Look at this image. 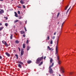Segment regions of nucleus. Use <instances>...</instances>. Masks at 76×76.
Segmentation results:
<instances>
[{
  "mask_svg": "<svg viewBox=\"0 0 76 76\" xmlns=\"http://www.w3.org/2000/svg\"><path fill=\"white\" fill-rule=\"evenodd\" d=\"M58 39L57 41V44L56 45L57 46H56V55L57 56V53H58V48H57V45H58Z\"/></svg>",
  "mask_w": 76,
  "mask_h": 76,
  "instance_id": "f257e3e1",
  "label": "nucleus"
},
{
  "mask_svg": "<svg viewBox=\"0 0 76 76\" xmlns=\"http://www.w3.org/2000/svg\"><path fill=\"white\" fill-rule=\"evenodd\" d=\"M43 59V57H41V58H38L37 60V62H36L37 63H39L40 61H41V60H42Z\"/></svg>",
  "mask_w": 76,
  "mask_h": 76,
  "instance_id": "f03ea898",
  "label": "nucleus"
},
{
  "mask_svg": "<svg viewBox=\"0 0 76 76\" xmlns=\"http://www.w3.org/2000/svg\"><path fill=\"white\" fill-rule=\"evenodd\" d=\"M49 69V72L51 74H53L54 73V71L52 69Z\"/></svg>",
  "mask_w": 76,
  "mask_h": 76,
  "instance_id": "7ed1b4c3",
  "label": "nucleus"
},
{
  "mask_svg": "<svg viewBox=\"0 0 76 76\" xmlns=\"http://www.w3.org/2000/svg\"><path fill=\"white\" fill-rule=\"evenodd\" d=\"M2 42L3 44H5V45H6V47H8V45L7 44V43L6 41H2Z\"/></svg>",
  "mask_w": 76,
  "mask_h": 76,
  "instance_id": "20e7f679",
  "label": "nucleus"
},
{
  "mask_svg": "<svg viewBox=\"0 0 76 76\" xmlns=\"http://www.w3.org/2000/svg\"><path fill=\"white\" fill-rule=\"evenodd\" d=\"M24 53V51H23V49H21V56H23V55Z\"/></svg>",
  "mask_w": 76,
  "mask_h": 76,
  "instance_id": "39448f33",
  "label": "nucleus"
},
{
  "mask_svg": "<svg viewBox=\"0 0 76 76\" xmlns=\"http://www.w3.org/2000/svg\"><path fill=\"white\" fill-rule=\"evenodd\" d=\"M53 66H54V63H52L51 65L49 66V69H52L51 67H53Z\"/></svg>",
  "mask_w": 76,
  "mask_h": 76,
  "instance_id": "423d86ee",
  "label": "nucleus"
},
{
  "mask_svg": "<svg viewBox=\"0 0 76 76\" xmlns=\"http://www.w3.org/2000/svg\"><path fill=\"white\" fill-rule=\"evenodd\" d=\"M0 14L1 15L3 13H4V11L3 10H1L0 9Z\"/></svg>",
  "mask_w": 76,
  "mask_h": 76,
  "instance_id": "0eeeda50",
  "label": "nucleus"
},
{
  "mask_svg": "<svg viewBox=\"0 0 76 76\" xmlns=\"http://www.w3.org/2000/svg\"><path fill=\"white\" fill-rule=\"evenodd\" d=\"M61 71L62 72V73H64V69L62 68L61 69Z\"/></svg>",
  "mask_w": 76,
  "mask_h": 76,
  "instance_id": "6e6552de",
  "label": "nucleus"
},
{
  "mask_svg": "<svg viewBox=\"0 0 76 76\" xmlns=\"http://www.w3.org/2000/svg\"><path fill=\"white\" fill-rule=\"evenodd\" d=\"M20 2L21 4H24V1H23V0H20Z\"/></svg>",
  "mask_w": 76,
  "mask_h": 76,
  "instance_id": "1a4fd4ad",
  "label": "nucleus"
},
{
  "mask_svg": "<svg viewBox=\"0 0 76 76\" xmlns=\"http://www.w3.org/2000/svg\"><path fill=\"white\" fill-rule=\"evenodd\" d=\"M6 55H7V56H8V57H10V54H9V53L6 52L5 53Z\"/></svg>",
  "mask_w": 76,
  "mask_h": 76,
  "instance_id": "9d476101",
  "label": "nucleus"
},
{
  "mask_svg": "<svg viewBox=\"0 0 76 76\" xmlns=\"http://www.w3.org/2000/svg\"><path fill=\"white\" fill-rule=\"evenodd\" d=\"M15 16L16 17H18V14L17 13H16V12H15Z\"/></svg>",
  "mask_w": 76,
  "mask_h": 76,
  "instance_id": "9b49d317",
  "label": "nucleus"
},
{
  "mask_svg": "<svg viewBox=\"0 0 76 76\" xmlns=\"http://www.w3.org/2000/svg\"><path fill=\"white\" fill-rule=\"evenodd\" d=\"M31 48V47H29V46H28L27 47V51H28L29 49Z\"/></svg>",
  "mask_w": 76,
  "mask_h": 76,
  "instance_id": "f8f14e48",
  "label": "nucleus"
},
{
  "mask_svg": "<svg viewBox=\"0 0 76 76\" xmlns=\"http://www.w3.org/2000/svg\"><path fill=\"white\" fill-rule=\"evenodd\" d=\"M48 48L49 50H50V51H51V48H50V47L49 46H48Z\"/></svg>",
  "mask_w": 76,
  "mask_h": 76,
  "instance_id": "ddd939ff",
  "label": "nucleus"
},
{
  "mask_svg": "<svg viewBox=\"0 0 76 76\" xmlns=\"http://www.w3.org/2000/svg\"><path fill=\"white\" fill-rule=\"evenodd\" d=\"M20 32L21 33V34H24V31H20Z\"/></svg>",
  "mask_w": 76,
  "mask_h": 76,
  "instance_id": "4468645a",
  "label": "nucleus"
},
{
  "mask_svg": "<svg viewBox=\"0 0 76 76\" xmlns=\"http://www.w3.org/2000/svg\"><path fill=\"white\" fill-rule=\"evenodd\" d=\"M23 48H25V44H24L23 45Z\"/></svg>",
  "mask_w": 76,
  "mask_h": 76,
  "instance_id": "2eb2a0df",
  "label": "nucleus"
},
{
  "mask_svg": "<svg viewBox=\"0 0 76 76\" xmlns=\"http://www.w3.org/2000/svg\"><path fill=\"white\" fill-rule=\"evenodd\" d=\"M18 66L19 67H20V68H22V66L20 64H18Z\"/></svg>",
  "mask_w": 76,
  "mask_h": 76,
  "instance_id": "dca6fc26",
  "label": "nucleus"
},
{
  "mask_svg": "<svg viewBox=\"0 0 76 76\" xmlns=\"http://www.w3.org/2000/svg\"><path fill=\"white\" fill-rule=\"evenodd\" d=\"M15 42L16 44H18L19 42V41L18 40H16Z\"/></svg>",
  "mask_w": 76,
  "mask_h": 76,
  "instance_id": "f3484780",
  "label": "nucleus"
},
{
  "mask_svg": "<svg viewBox=\"0 0 76 76\" xmlns=\"http://www.w3.org/2000/svg\"><path fill=\"white\" fill-rule=\"evenodd\" d=\"M50 62L51 63L53 62V59H52L51 58H50Z\"/></svg>",
  "mask_w": 76,
  "mask_h": 76,
  "instance_id": "a211bd4d",
  "label": "nucleus"
},
{
  "mask_svg": "<svg viewBox=\"0 0 76 76\" xmlns=\"http://www.w3.org/2000/svg\"><path fill=\"white\" fill-rule=\"evenodd\" d=\"M27 62L28 64H30V63H31V61H27Z\"/></svg>",
  "mask_w": 76,
  "mask_h": 76,
  "instance_id": "6ab92c4d",
  "label": "nucleus"
},
{
  "mask_svg": "<svg viewBox=\"0 0 76 76\" xmlns=\"http://www.w3.org/2000/svg\"><path fill=\"white\" fill-rule=\"evenodd\" d=\"M13 37V34H11V36L10 37V38L12 39V38Z\"/></svg>",
  "mask_w": 76,
  "mask_h": 76,
  "instance_id": "aec40b11",
  "label": "nucleus"
},
{
  "mask_svg": "<svg viewBox=\"0 0 76 76\" xmlns=\"http://www.w3.org/2000/svg\"><path fill=\"white\" fill-rule=\"evenodd\" d=\"M58 64H61V61L59 60H58Z\"/></svg>",
  "mask_w": 76,
  "mask_h": 76,
  "instance_id": "412c9836",
  "label": "nucleus"
},
{
  "mask_svg": "<svg viewBox=\"0 0 76 76\" xmlns=\"http://www.w3.org/2000/svg\"><path fill=\"white\" fill-rule=\"evenodd\" d=\"M3 28H4V27H0V31H1V30H2V29H3Z\"/></svg>",
  "mask_w": 76,
  "mask_h": 76,
  "instance_id": "4be33fe9",
  "label": "nucleus"
},
{
  "mask_svg": "<svg viewBox=\"0 0 76 76\" xmlns=\"http://www.w3.org/2000/svg\"><path fill=\"white\" fill-rule=\"evenodd\" d=\"M19 21V20H15V21H14V23H16V22H18Z\"/></svg>",
  "mask_w": 76,
  "mask_h": 76,
  "instance_id": "5701e85b",
  "label": "nucleus"
},
{
  "mask_svg": "<svg viewBox=\"0 0 76 76\" xmlns=\"http://www.w3.org/2000/svg\"><path fill=\"white\" fill-rule=\"evenodd\" d=\"M42 63H43V62L42 61L40 64L39 65V66H41V64H42Z\"/></svg>",
  "mask_w": 76,
  "mask_h": 76,
  "instance_id": "b1692460",
  "label": "nucleus"
},
{
  "mask_svg": "<svg viewBox=\"0 0 76 76\" xmlns=\"http://www.w3.org/2000/svg\"><path fill=\"white\" fill-rule=\"evenodd\" d=\"M70 8H71V6L67 10V12H66V13H67V12H69V10H70Z\"/></svg>",
  "mask_w": 76,
  "mask_h": 76,
  "instance_id": "393cba45",
  "label": "nucleus"
},
{
  "mask_svg": "<svg viewBox=\"0 0 76 76\" xmlns=\"http://www.w3.org/2000/svg\"><path fill=\"white\" fill-rule=\"evenodd\" d=\"M19 63H20V64L21 65L23 64V63H22V62H20V61H19Z\"/></svg>",
  "mask_w": 76,
  "mask_h": 76,
  "instance_id": "a878e982",
  "label": "nucleus"
},
{
  "mask_svg": "<svg viewBox=\"0 0 76 76\" xmlns=\"http://www.w3.org/2000/svg\"><path fill=\"white\" fill-rule=\"evenodd\" d=\"M69 7V5H68L67 7H66L65 8V10H67V8Z\"/></svg>",
  "mask_w": 76,
  "mask_h": 76,
  "instance_id": "bb28decb",
  "label": "nucleus"
},
{
  "mask_svg": "<svg viewBox=\"0 0 76 76\" xmlns=\"http://www.w3.org/2000/svg\"><path fill=\"white\" fill-rule=\"evenodd\" d=\"M5 25L7 27L8 25V24L7 23H6L5 24Z\"/></svg>",
  "mask_w": 76,
  "mask_h": 76,
  "instance_id": "cd10ccee",
  "label": "nucleus"
},
{
  "mask_svg": "<svg viewBox=\"0 0 76 76\" xmlns=\"http://www.w3.org/2000/svg\"><path fill=\"white\" fill-rule=\"evenodd\" d=\"M50 44H53V40L52 39H51V41H50Z\"/></svg>",
  "mask_w": 76,
  "mask_h": 76,
  "instance_id": "c85d7f7f",
  "label": "nucleus"
},
{
  "mask_svg": "<svg viewBox=\"0 0 76 76\" xmlns=\"http://www.w3.org/2000/svg\"><path fill=\"white\" fill-rule=\"evenodd\" d=\"M4 18H5L6 19V20H7L8 19V18H7V17H4Z\"/></svg>",
  "mask_w": 76,
  "mask_h": 76,
  "instance_id": "c756f323",
  "label": "nucleus"
},
{
  "mask_svg": "<svg viewBox=\"0 0 76 76\" xmlns=\"http://www.w3.org/2000/svg\"><path fill=\"white\" fill-rule=\"evenodd\" d=\"M24 29L25 31H27V30H26V28L25 26L24 27Z\"/></svg>",
  "mask_w": 76,
  "mask_h": 76,
  "instance_id": "7c9ffc66",
  "label": "nucleus"
},
{
  "mask_svg": "<svg viewBox=\"0 0 76 76\" xmlns=\"http://www.w3.org/2000/svg\"><path fill=\"white\" fill-rule=\"evenodd\" d=\"M59 32L60 34H61V28L60 29V31H59Z\"/></svg>",
  "mask_w": 76,
  "mask_h": 76,
  "instance_id": "2f4dec72",
  "label": "nucleus"
},
{
  "mask_svg": "<svg viewBox=\"0 0 76 76\" xmlns=\"http://www.w3.org/2000/svg\"><path fill=\"white\" fill-rule=\"evenodd\" d=\"M55 37H54V36H53V37H52V39H55Z\"/></svg>",
  "mask_w": 76,
  "mask_h": 76,
  "instance_id": "473e14b6",
  "label": "nucleus"
},
{
  "mask_svg": "<svg viewBox=\"0 0 76 76\" xmlns=\"http://www.w3.org/2000/svg\"><path fill=\"white\" fill-rule=\"evenodd\" d=\"M60 38V36H58L57 37V38L58 39V38Z\"/></svg>",
  "mask_w": 76,
  "mask_h": 76,
  "instance_id": "72a5a7b5",
  "label": "nucleus"
},
{
  "mask_svg": "<svg viewBox=\"0 0 76 76\" xmlns=\"http://www.w3.org/2000/svg\"><path fill=\"white\" fill-rule=\"evenodd\" d=\"M60 13H58L57 15V17H58V16H59V15Z\"/></svg>",
  "mask_w": 76,
  "mask_h": 76,
  "instance_id": "f704fd0d",
  "label": "nucleus"
},
{
  "mask_svg": "<svg viewBox=\"0 0 76 76\" xmlns=\"http://www.w3.org/2000/svg\"><path fill=\"white\" fill-rule=\"evenodd\" d=\"M57 59L58 61L59 60V57L58 56H57Z\"/></svg>",
  "mask_w": 76,
  "mask_h": 76,
  "instance_id": "c9c22d12",
  "label": "nucleus"
},
{
  "mask_svg": "<svg viewBox=\"0 0 76 76\" xmlns=\"http://www.w3.org/2000/svg\"><path fill=\"white\" fill-rule=\"evenodd\" d=\"M18 14H20V11H18Z\"/></svg>",
  "mask_w": 76,
  "mask_h": 76,
  "instance_id": "e433bc0d",
  "label": "nucleus"
},
{
  "mask_svg": "<svg viewBox=\"0 0 76 76\" xmlns=\"http://www.w3.org/2000/svg\"><path fill=\"white\" fill-rule=\"evenodd\" d=\"M56 34H57V32H55L54 34V35H56Z\"/></svg>",
  "mask_w": 76,
  "mask_h": 76,
  "instance_id": "4c0bfd02",
  "label": "nucleus"
},
{
  "mask_svg": "<svg viewBox=\"0 0 76 76\" xmlns=\"http://www.w3.org/2000/svg\"><path fill=\"white\" fill-rule=\"evenodd\" d=\"M49 38H50V37H49V36H48V40H49Z\"/></svg>",
  "mask_w": 76,
  "mask_h": 76,
  "instance_id": "58836bf2",
  "label": "nucleus"
},
{
  "mask_svg": "<svg viewBox=\"0 0 76 76\" xmlns=\"http://www.w3.org/2000/svg\"><path fill=\"white\" fill-rule=\"evenodd\" d=\"M18 48L19 51H20V48Z\"/></svg>",
  "mask_w": 76,
  "mask_h": 76,
  "instance_id": "ea45409f",
  "label": "nucleus"
},
{
  "mask_svg": "<svg viewBox=\"0 0 76 76\" xmlns=\"http://www.w3.org/2000/svg\"><path fill=\"white\" fill-rule=\"evenodd\" d=\"M23 7L24 9H25V5H23Z\"/></svg>",
  "mask_w": 76,
  "mask_h": 76,
  "instance_id": "a19ab883",
  "label": "nucleus"
},
{
  "mask_svg": "<svg viewBox=\"0 0 76 76\" xmlns=\"http://www.w3.org/2000/svg\"><path fill=\"white\" fill-rule=\"evenodd\" d=\"M18 7V8H21V7H19V6H17Z\"/></svg>",
  "mask_w": 76,
  "mask_h": 76,
  "instance_id": "79ce46f5",
  "label": "nucleus"
},
{
  "mask_svg": "<svg viewBox=\"0 0 76 76\" xmlns=\"http://www.w3.org/2000/svg\"><path fill=\"white\" fill-rule=\"evenodd\" d=\"M28 40H27V41H26V43H27V44H28Z\"/></svg>",
  "mask_w": 76,
  "mask_h": 76,
  "instance_id": "37998d69",
  "label": "nucleus"
},
{
  "mask_svg": "<svg viewBox=\"0 0 76 76\" xmlns=\"http://www.w3.org/2000/svg\"><path fill=\"white\" fill-rule=\"evenodd\" d=\"M15 56L16 57H18V55H17V54H16L15 55Z\"/></svg>",
  "mask_w": 76,
  "mask_h": 76,
  "instance_id": "c03bdc74",
  "label": "nucleus"
},
{
  "mask_svg": "<svg viewBox=\"0 0 76 76\" xmlns=\"http://www.w3.org/2000/svg\"><path fill=\"white\" fill-rule=\"evenodd\" d=\"M2 58V57L1 56H0V59H1Z\"/></svg>",
  "mask_w": 76,
  "mask_h": 76,
  "instance_id": "a18cd8bd",
  "label": "nucleus"
},
{
  "mask_svg": "<svg viewBox=\"0 0 76 76\" xmlns=\"http://www.w3.org/2000/svg\"><path fill=\"white\" fill-rule=\"evenodd\" d=\"M23 37H25V34H23Z\"/></svg>",
  "mask_w": 76,
  "mask_h": 76,
  "instance_id": "49530a36",
  "label": "nucleus"
},
{
  "mask_svg": "<svg viewBox=\"0 0 76 76\" xmlns=\"http://www.w3.org/2000/svg\"><path fill=\"white\" fill-rule=\"evenodd\" d=\"M45 58H46V56H45L44 58V59L45 60Z\"/></svg>",
  "mask_w": 76,
  "mask_h": 76,
  "instance_id": "de8ad7c7",
  "label": "nucleus"
},
{
  "mask_svg": "<svg viewBox=\"0 0 76 76\" xmlns=\"http://www.w3.org/2000/svg\"><path fill=\"white\" fill-rule=\"evenodd\" d=\"M2 25V24L1 23H0V26Z\"/></svg>",
  "mask_w": 76,
  "mask_h": 76,
  "instance_id": "09e8293b",
  "label": "nucleus"
},
{
  "mask_svg": "<svg viewBox=\"0 0 76 76\" xmlns=\"http://www.w3.org/2000/svg\"><path fill=\"white\" fill-rule=\"evenodd\" d=\"M3 1V0H0V1Z\"/></svg>",
  "mask_w": 76,
  "mask_h": 76,
  "instance_id": "8fccbe9b",
  "label": "nucleus"
},
{
  "mask_svg": "<svg viewBox=\"0 0 76 76\" xmlns=\"http://www.w3.org/2000/svg\"><path fill=\"white\" fill-rule=\"evenodd\" d=\"M63 24H64L63 23L62 24V25H61V27H62V26H63Z\"/></svg>",
  "mask_w": 76,
  "mask_h": 76,
  "instance_id": "3c124183",
  "label": "nucleus"
},
{
  "mask_svg": "<svg viewBox=\"0 0 76 76\" xmlns=\"http://www.w3.org/2000/svg\"><path fill=\"white\" fill-rule=\"evenodd\" d=\"M27 23V20H26V23Z\"/></svg>",
  "mask_w": 76,
  "mask_h": 76,
  "instance_id": "603ef678",
  "label": "nucleus"
},
{
  "mask_svg": "<svg viewBox=\"0 0 76 76\" xmlns=\"http://www.w3.org/2000/svg\"><path fill=\"white\" fill-rule=\"evenodd\" d=\"M15 34L16 35H17V34H16V33H15Z\"/></svg>",
  "mask_w": 76,
  "mask_h": 76,
  "instance_id": "864d4df0",
  "label": "nucleus"
},
{
  "mask_svg": "<svg viewBox=\"0 0 76 76\" xmlns=\"http://www.w3.org/2000/svg\"><path fill=\"white\" fill-rule=\"evenodd\" d=\"M18 56L17 57V59H18Z\"/></svg>",
  "mask_w": 76,
  "mask_h": 76,
  "instance_id": "5fc2aeb1",
  "label": "nucleus"
},
{
  "mask_svg": "<svg viewBox=\"0 0 76 76\" xmlns=\"http://www.w3.org/2000/svg\"><path fill=\"white\" fill-rule=\"evenodd\" d=\"M59 76H61V75H60V74L59 75Z\"/></svg>",
  "mask_w": 76,
  "mask_h": 76,
  "instance_id": "6e6d98bb",
  "label": "nucleus"
},
{
  "mask_svg": "<svg viewBox=\"0 0 76 76\" xmlns=\"http://www.w3.org/2000/svg\"><path fill=\"white\" fill-rule=\"evenodd\" d=\"M20 19H21V17H20V18H19Z\"/></svg>",
  "mask_w": 76,
  "mask_h": 76,
  "instance_id": "4d7b16f0",
  "label": "nucleus"
},
{
  "mask_svg": "<svg viewBox=\"0 0 76 76\" xmlns=\"http://www.w3.org/2000/svg\"><path fill=\"white\" fill-rule=\"evenodd\" d=\"M64 22L63 23L64 24Z\"/></svg>",
  "mask_w": 76,
  "mask_h": 76,
  "instance_id": "13d9d810",
  "label": "nucleus"
},
{
  "mask_svg": "<svg viewBox=\"0 0 76 76\" xmlns=\"http://www.w3.org/2000/svg\"><path fill=\"white\" fill-rule=\"evenodd\" d=\"M58 23V24L59 23Z\"/></svg>",
  "mask_w": 76,
  "mask_h": 76,
  "instance_id": "bf43d9fd",
  "label": "nucleus"
},
{
  "mask_svg": "<svg viewBox=\"0 0 76 76\" xmlns=\"http://www.w3.org/2000/svg\"><path fill=\"white\" fill-rule=\"evenodd\" d=\"M70 75H71L70 73Z\"/></svg>",
  "mask_w": 76,
  "mask_h": 76,
  "instance_id": "052dcab7",
  "label": "nucleus"
},
{
  "mask_svg": "<svg viewBox=\"0 0 76 76\" xmlns=\"http://www.w3.org/2000/svg\"><path fill=\"white\" fill-rule=\"evenodd\" d=\"M1 7V6H0V7Z\"/></svg>",
  "mask_w": 76,
  "mask_h": 76,
  "instance_id": "680f3d73",
  "label": "nucleus"
}]
</instances>
